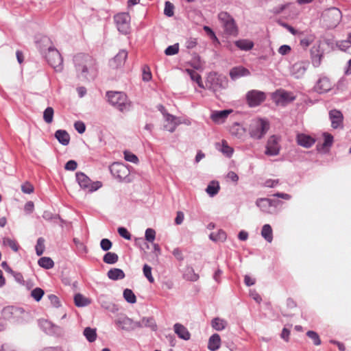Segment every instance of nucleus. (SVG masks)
<instances>
[{
  "instance_id": "f257e3e1",
  "label": "nucleus",
  "mask_w": 351,
  "mask_h": 351,
  "mask_svg": "<svg viewBox=\"0 0 351 351\" xmlns=\"http://www.w3.org/2000/svg\"><path fill=\"white\" fill-rule=\"evenodd\" d=\"M76 69L82 74L95 72L97 70L95 60L88 54L80 53L74 57Z\"/></svg>"
},
{
  "instance_id": "f03ea898",
  "label": "nucleus",
  "mask_w": 351,
  "mask_h": 351,
  "mask_svg": "<svg viewBox=\"0 0 351 351\" xmlns=\"http://www.w3.org/2000/svg\"><path fill=\"white\" fill-rule=\"evenodd\" d=\"M106 97L108 102L121 112L128 110L130 108L131 103L123 92L108 91Z\"/></svg>"
},
{
  "instance_id": "7ed1b4c3",
  "label": "nucleus",
  "mask_w": 351,
  "mask_h": 351,
  "mask_svg": "<svg viewBox=\"0 0 351 351\" xmlns=\"http://www.w3.org/2000/svg\"><path fill=\"white\" fill-rule=\"evenodd\" d=\"M2 316L9 320L22 322L28 317V313L18 306H8L2 309Z\"/></svg>"
},
{
  "instance_id": "20e7f679",
  "label": "nucleus",
  "mask_w": 351,
  "mask_h": 351,
  "mask_svg": "<svg viewBox=\"0 0 351 351\" xmlns=\"http://www.w3.org/2000/svg\"><path fill=\"white\" fill-rule=\"evenodd\" d=\"M269 129V123L267 121L258 119L252 120L249 128L250 136L256 139L263 137Z\"/></svg>"
},
{
  "instance_id": "39448f33",
  "label": "nucleus",
  "mask_w": 351,
  "mask_h": 351,
  "mask_svg": "<svg viewBox=\"0 0 351 351\" xmlns=\"http://www.w3.org/2000/svg\"><path fill=\"white\" fill-rule=\"evenodd\" d=\"M45 60L48 64L58 72L62 71L63 69V59L58 51L54 47H49L47 53L45 54Z\"/></svg>"
},
{
  "instance_id": "423d86ee",
  "label": "nucleus",
  "mask_w": 351,
  "mask_h": 351,
  "mask_svg": "<svg viewBox=\"0 0 351 351\" xmlns=\"http://www.w3.org/2000/svg\"><path fill=\"white\" fill-rule=\"evenodd\" d=\"M322 18L326 26L334 28L341 21V12L338 8H331L323 13Z\"/></svg>"
},
{
  "instance_id": "0eeeda50",
  "label": "nucleus",
  "mask_w": 351,
  "mask_h": 351,
  "mask_svg": "<svg viewBox=\"0 0 351 351\" xmlns=\"http://www.w3.org/2000/svg\"><path fill=\"white\" fill-rule=\"evenodd\" d=\"M76 180L80 187L88 192H93L102 186L99 181L92 182L90 179L82 172L76 173Z\"/></svg>"
},
{
  "instance_id": "6e6552de",
  "label": "nucleus",
  "mask_w": 351,
  "mask_h": 351,
  "mask_svg": "<svg viewBox=\"0 0 351 351\" xmlns=\"http://www.w3.org/2000/svg\"><path fill=\"white\" fill-rule=\"evenodd\" d=\"M281 204L280 200L271 199L269 198H258L256 201V205L261 210L266 214H273L276 208Z\"/></svg>"
},
{
  "instance_id": "1a4fd4ad",
  "label": "nucleus",
  "mask_w": 351,
  "mask_h": 351,
  "mask_svg": "<svg viewBox=\"0 0 351 351\" xmlns=\"http://www.w3.org/2000/svg\"><path fill=\"white\" fill-rule=\"evenodd\" d=\"M218 18L221 22L226 34L229 35L237 34L238 30L234 20L228 13L226 12H220L218 15Z\"/></svg>"
},
{
  "instance_id": "9d476101",
  "label": "nucleus",
  "mask_w": 351,
  "mask_h": 351,
  "mask_svg": "<svg viewBox=\"0 0 351 351\" xmlns=\"http://www.w3.org/2000/svg\"><path fill=\"white\" fill-rule=\"evenodd\" d=\"M114 21L118 30L127 34L130 29V16L128 12H121L114 16Z\"/></svg>"
},
{
  "instance_id": "9b49d317",
  "label": "nucleus",
  "mask_w": 351,
  "mask_h": 351,
  "mask_svg": "<svg viewBox=\"0 0 351 351\" xmlns=\"http://www.w3.org/2000/svg\"><path fill=\"white\" fill-rule=\"evenodd\" d=\"M247 104L250 107L261 105L266 99V94L261 90H251L245 95Z\"/></svg>"
},
{
  "instance_id": "f8f14e48",
  "label": "nucleus",
  "mask_w": 351,
  "mask_h": 351,
  "mask_svg": "<svg viewBox=\"0 0 351 351\" xmlns=\"http://www.w3.org/2000/svg\"><path fill=\"white\" fill-rule=\"evenodd\" d=\"M110 170L112 176L119 180H124L130 175V171L127 166L121 162H114Z\"/></svg>"
},
{
  "instance_id": "ddd939ff",
  "label": "nucleus",
  "mask_w": 351,
  "mask_h": 351,
  "mask_svg": "<svg viewBox=\"0 0 351 351\" xmlns=\"http://www.w3.org/2000/svg\"><path fill=\"white\" fill-rule=\"evenodd\" d=\"M280 138L276 135L269 137L266 145L265 154L267 156H276L279 154L280 146Z\"/></svg>"
},
{
  "instance_id": "4468645a",
  "label": "nucleus",
  "mask_w": 351,
  "mask_h": 351,
  "mask_svg": "<svg viewBox=\"0 0 351 351\" xmlns=\"http://www.w3.org/2000/svg\"><path fill=\"white\" fill-rule=\"evenodd\" d=\"M274 98L276 103L281 106H285L295 99V97L292 93L283 90L276 91L274 95Z\"/></svg>"
},
{
  "instance_id": "2eb2a0df",
  "label": "nucleus",
  "mask_w": 351,
  "mask_h": 351,
  "mask_svg": "<svg viewBox=\"0 0 351 351\" xmlns=\"http://www.w3.org/2000/svg\"><path fill=\"white\" fill-rule=\"evenodd\" d=\"M332 82L327 77H322L317 82L314 89L319 93H324L332 89Z\"/></svg>"
},
{
  "instance_id": "dca6fc26",
  "label": "nucleus",
  "mask_w": 351,
  "mask_h": 351,
  "mask_svg": "<svg viewBox=\"0 0 351 351\" xmlns=\"http://www.w3.org/2000/svg\"><path fill=\"white\" fill-rule=\"evenodd\" d=\"M308 61H300L295 62L291 69L292 75L295 78H300L305 74L308 66Z\"/></svg>"
},
{
  "instance_id": "f3484780",
  "label": "nucleus",
  "mask_w": 351,
  "mask_h": 351,
  "mask_svg": "<svg viewBox=\"0 0 351 351\" xmlns=\"http://www.w3.org/2000/svg\"><path fill=\"white\" fill-rule=\"evenodd\" d=\"M329 117L331 121V126L334 129L342 127L343 117L342 113L339 110H330L329 112Z\"/></svg>"
},
{
  "instance_id": "a211bd4d",
  "label": "nucleus",
  "mask_w": 351,
  "mask_h": 351,
  "mask_svg": "<svg viewBox=\"0 0 351 351\" xmlns=\"http://www.w3.org/2000/svg\"><path fill=\"white\" fill-rule=\"evenodd\" d=\"M165 119L164 129L170 132H173L176 127L180 124L178 119L170 114H165Z\"/></svg>"
},
{
  "instance_id": "6ab92c4d",
  "label": "nucleus",
  "mask_w": 351,
  "mask_h": 351,
  "mask_svg": "<svg viewBox=\"0 0 351 351\" xmlns=\"http://www.w3.org/2000/svg\"><path fill=\"white\" fill-rule=\"evenodd\" d=\"M232 110H224L221 111H214L210 114L211 120L217 124L223 123L228 115L232 113Z\"/></svg>"
},
{
  "instance_id": "aec40b11",
  "label": "nucleus",
  "mask_w": 351,
  "mask_h": 351,
  "mask_svg": "<svg viewBox=\"0 0 351 351\" xmlns=\"http://www.w3.org/2000/svg\"><path fill=\"white\" fill-rule=\"evenodd\" d=\"M296 141L299 145L309 148L315 144V139L305 134H298L296 136Z\"/></svg>"
},
{
  "instance_id": "412c9836",
  "label": "nucleus",
  "mask_w": 351,
  "mask_h": 351,
  "mask_svg": "<svg viewBox=\"0 0 351 351\" xmlns=\"http://www.w3.org/2000/svg\"><path fill=\"white\" fill-rule=\"evenodd\" d=\"M128 52L125 50H121L116 56L110 61V66L113 69H117L123 66L127 59Z\"/></svg>"
},
{
  "instance_id": "4be33fe9",
  "label": "nucleus",
  "mask_w": 351,
  "mask_h": 351,
  "mask_svg": "<svg viewBox=\"0 0 351 351\" xmlns=\"http://www.w3.org/2000/svg\"><path fill=\"white\" fill-rule=\"evenodd\" d=\"M115 324L117 326L123 330H130L134 328L133 321L126 316H121L116 321Z\"/></svg>"
},
{
  "instance_id": "5701e85b",
  "label": "nucleus",
  "mask_w": 351,
  "mask_h": 351,
  "mask_svg": "<svg viewBox=\"0 0 351 351\" xmlns=\"http://www.w3.org/2000/svg\"><path fill=\"white\" fill-rule=\"evenodd\" d=\"M250 75V71L242 66L233 67L230 71V76L232 80H237L239 77Z\"/></svg>"
},
{
  "instance_id": "b1692460",
  "label": "nucleus",
  "mask_w": 351,
  "mask_h": 351,
  "mask_svg": "<svg viewBox=\"0 0 351 351\" xmlns=\"http://www.w3.org/2000/svg\"><path fill=\"white\" fill-rule=\"evenodd\" d=\"M175 332L178 336L184 340H189L191 335L187 328L180 324H176L173 326Z\"/></svg>"
},
{
  "instance_id": "393cba45",
  "label": "nucleus",
  "mask_w": 351,
  "mask_h": 351,
  "mask_svg": "<svg viewBox=\"0 0 351 351\" xmlns=\"http://www.w3.org/2000/svg\"><path fill=\"white\" fill-rule=\"evenodd\" d=\"M324 142L321 145H317L318 151L328 152L333 143V136L328 133H324Z\"/></svg>"
},
{
  "instance_id": "a878e982",
  "label": "nucleus",
  "mask_w": 351,
  "mask_h": 351,
  "mask_svg": "<svg viewBox=\"0 0 351 351\" xmlns=\"http://www.w3.org/2000/svg\"><path fill=\"white\" fill-rule=\"evenodd\" d=\"M55 137L63 145H67L70 142V136L66 130H57L55 133Z\"/></svg>"
},
{
  "instance_id": "bb28decb",
  "label": "nucleus",
  "mask_w": 351,
  "mask_h": 351,
  "mask_svg": "<svg viewBox=\"0 0 351 351\" xmlns=\"http://www.w3.org/2000/svg\"><path fill=\"white\" fill-rule=\"evenodd\" d=\"M221 338L218 334L213 335L208 340V348L211 351H216L220 348Z\"/></svg>"
},
{
  "instance_id": "cd10ccee",
  "label": "nucleus",
  "mask_w": 351,
  "mask_h": 351,
  "mask_svg": "<svg viewBox=\"0 0 351 351\" xmlns=\"http://www.w3.org/2000/svg\"><path fill=\"white\" fill-rule=\"evenodd\" d=\"M47 326H45V329L47 330L48 334L54 335L56 337H60L62 334V328L57 325H55L51 322H45Z\"/></svg>"
},
{
  "instance_id": "c85d7f7f",
  "label": "nucleus",
  "mask_w": 351,
  "mask_h": 351,
  "mask_svg": "<svg viewBox=\"0 0 351 351\" xmlns=\"http://www.w3.org/2000/svg\"><path fill=\"white\" fill-rule=\"evenodd\" d=\"M108 277L113 280H117L125 278L123 271L119 268H113L108 271Z\"/></svg>"
},
{
  "instance_id": "c756f323",
  "label": "nucleus",
  "mask_w": 351,
  "mask_h": 351,
  "mask_svg": "<svg viewBox=\"0 0 351 351\" xmlns=\"http://www.w3.org/2000/svg\"><path fill=\"white\" fill-rule=\"evenodd\" d=\"M261 236L269 243L273 240V230L269 224H265L261 230Z\"/></svg>"
},
{
  "instance_id": "7c9ffc66",
  "label": "nucleus",
  "mask_w": 351,
  "mask_h": 351,
  "mask_svg": "<svg viewBox=\"0 0 351 351\" xmlns=\"http://www.w3.org/2000/svg\"><path fill=\"white\" fill-rule=\"evenodd\" d=\"M235 45L241 50L249 51L254 47V43L250 40L242 39L235 42Z\"/></svg>"
},
{
  "instance_id": "2f4dec72",
  "label": "nucleus",
  "mask_w": 351,
  "mask_h": 351,
  "mask_svg": "<svg viewBox=\"0 0 351 351\" xmlns=\"http://www.w3.org/2000/svg\"><path fill=\"white\" fill-rule=\"evenodd\" d=\"M83 334L89 342H94L96 340L97 336L96 329L92 328L90 327L85 328Z\"/></svg>"
},
{
  "instance_id": "473e14b6",
  "label": "nucleus",
  "mask_w": 351,
  "mask_h": 351,
  "mask_svg": "<svg viewBox=\"0 0 351 351\" xmlns=\"http://www.w3.org/2000/svg\"><path fill=\"white\" fill-rule=\"evenodd\" d=\"M219 189V182L213 181L208 184L206 191L210 196L213 197L218 193Z\"/></svg>"
},
{
  "instance_id": "72a5a7b5",
  "label": "nucleus",
  "mask_w": 351,
  "mask_h": 351,
  "mask_svg": "<svg viewBox=\"0 0 351 351\" xmlns=\"http://www.w3.org/2000/svg\"><path fill=\"white\" fill-rule=\"evenodd\" d=\"M141 326L149 327L153 331L157 330L156 323L152 317L143 318L141 321Z\"/></svg>"
},
{
  "instance_id": "f704fd0d",
  "label": "nucleus",
  "mask_w": 351,
  "mask_h": 351,
  "mask_svg": "<svg viewBox=\"0 0 351 351\" xmlns=\"http://www.w3.org/2000/svg\"><path fill=\"white\" fill-rule=\"evenodd\" d=\"M186 72L189 74V75L190 76L191 79L193 81H195L197 82V84H198V86L199 87H202V88L204 87V86L202 84L201 76L197 71L192 70V69H186Z\"/></svg>"
},
{
  "instance_id": "c9c22d12",
  "label": "nucleus",
  "mask_w": 351,
  "mask_h": 351,
  "mask_svg": "<svg viewBox=\"0 0 351 351\" xmlns=\"http://www.w3.org/2000/svg\"><path fill=\"white\" fill-rule=\"evenodd\" d=\"M118 260V255L114 252H108L103 257L104 262L107 264H114Z\"/></svg>"
},
{
  "instance_id": "e433bc0d",
  "label": "nucleus",
  "mask_w": 351,
  "mask_h": 351,
  "mask_svg": "<svg viewBox=\"0 0 351 351\" xmlns=\"http://www.w3.org/2000/svg\"><path fill=\"white\" fill-rule=\"evenodd\" d=\"M123 297L130 304H134L136 302V297L131 289H125L123 291Z\"/></svg>"
},
{
  "instance_id": "4c0bfd02",
  "label": "nucleus",
  "mask_w": 351,
  "mask_h": 351,
  "mask_svg": "<svg viewBox=\"0 0 351 351\" xmlns=\"http://www.w3.org/2000/svg\"><path fill=\"white\" fill-rule=\"evenodd\" d=\"M74 302L77 306H84L89 304L88 299L80 293L75 295Z\"/></svg>"
},
{
  "instance_id": "58836bf2",
  "label": "nucleus",
  "mask_w": 351,
  "mask_h": 351,
  "mask_svg": "<svg viewBox=\"0 0 351 351\" xmlns=\"http://www.w3.org/2000/svg\"><path fill=\"white\" fill-rule=\"evenodd\" d=\"M226 322L225 320L220 318H215L212 321V326L217 330H221L225 328Z\"/></svg>"
},
{
  "instance_id": "ea45409f",
  "label": "nucleus",
  "mask_w": 351,
  "mask_h": 351,
  "mask_svg": "<svg viewBox=\"0 0 351 351\" xmlns=\"http://www.w3.org/2000/svg\"><path fill=\"white\" fill-rule=\"evenodd\" d=\"M306 335L312 339L315 346H319L322 343L319 335L313 330H308Z\"/></svg>"
},
{
  "instance_id": "a19ab883",
  "label": "nucleus",
  "mask_w": 351,
  "mask_h": 351,
  "mask_svg": "<svg viewBox=\"0 0 351 351\" xmlns=\"http://www.w3.org/2000/svg\"><path fill=\"white\" fill-rule=\"evenodd\" d=\"M232 135L241 137L244 134V129L238 123H235L230 129Z\"/></svg>"
},
{
  "instance_id": "79ce46f5",
  "label": "nucleus",
  "mask_w": 351,
  "mask_h": 351,
  "mask_svg": "<svg viewBox=\"0 0 351 351\" xmlns=\"http://www.w3.org/2000/svg\"><path fill=\"white\" fill-rule=\"evenodd\" d=\"M143 271L144 276L147 278L149 282L153 283L154 282V278L152 275V267L145 264L143 266Z\"/></svg>"
},
{
  "instance_id": "37998d69",
  "label": "nucleus",
  "mask_w": 351,
  "mask_h": 351,
  "mask_svg": "<svg viewBox=\"0 0 351 351\" xmlns=\"http://www.w3.org/2000/svg\"><path fill=\"white\" fill-rule=\"evenodd\" d=\"M145 238L146 241L153 243L156 238V231L152 228H147L145 230Z\"/></svg>"
},
{
  "instance_id": "c03bdc74",
  "label": "nucleus",
  "mask_w": 351,
  "mask_h": 351,
  "mask_svg": "<svg viewBox=\"0 0 351 351\" xmlns=\"http://www.w3.org/2000/svg\"><path fill=\"white\" fill-rule=\"evenodd\" d=\"M123 154H124V158L125 160H127L128 162H133L134 164H137L138 162V157L135 154H132V152H130L129 151H125L123 152Z\"/></svg>"
},
{
  "instance_id": "a18cd8bd",
  "label": "nucleus",
  "mask_w": 351,
  "mask_h": 351,
  "mask_svg": "<svg viewBox=\"0 0 351 351\" xmlns=\"http://www.w3.org/2000/svg\"><path fill=\"white\" fill-rule=\"evenodd\" d=\"M179 52V45L178 43L174 44L173 45L169 46L165 51V53L167 56H173Z\"/></svg>"
},
{
  "instance_id": "49530a36",
  "label": "nucleus",
  "mask_w": 351,
  "mask_h": 351,
  "mask_svg": "<svg viewBox=\"0 0 351 351\" xmlns=\"http://www.w3.org/2000/svg\"><path fill=\"white\" fill-rule=\"evenodd\" d=\"M226 238V234L222 230H219L217 234L211 233L210 234V239L213 241H224Z\"/></svg>"
},
{
  "instance_id": "de8ad7c7",
  "label": "nucleus",
  "mask_w": 351,
  "mask_h": 351,
  "mask_svg": "<svg viewBox=\"0 0 351 351\" xmlns=\"http://www.w3.org/2000/svg\"><path fill=\"white\" fill-rule=\"evenodd\" d=\"M44 295V291L40 288H36L31 292V296L37 302L40 301Z\"/></svg>"
},
{
  "instance_id": "09e8293b",
  "label": "nucleus",
  "mask_w": 351,
  "mask_h": 351,
  "mask_svg": "<svg viewBox=\"0 0 351 351\" xmlns=\"http://www.w3.org/2000/svg\"><path fill=\"white\" fill-rule=\"evenodd\" d=\"M221 150L223 154L228 157L231 156L233 153V149L228 146L227 142L225 141H222V147Z\"/></svg>"
},
{
  "instance_id": "8fccbe9b",
  "label": "nucleus",
  "mask_w": 351,
  "mask_h": 351,
  "mask_svg": "<svg viewBox=\"0 0 351 351\" xmlns=\"http://www.w3.org/2000/svg\"><path fill=\"white\" fill-rule=\"evenodd\" d=\"M174 5L169 1H166L164 13L167 16H172L174 14L173 12Z\"/></svg>"
},
{
  "instance_id": "3c124183",
  "label": "nucleus",
  "mask_w": 351,
  "mask_h": 351,
  "mask_svg": "<svg viewBox=\"0 0 351 351\" xmlns=\"http://www.w3.org/2000/svg\"><path fill=\"white\" fill-rule=\"evenodd\" d=\"M152 73L150 69L147 66H144L143 67V75L142 78L145 82H149L152 79Z\"/></svg>"
},
{
  "instance_id": "603ef678",
  "label": "nucleus",
  "mask_w": 351,
  "mask_h": 351,
  "mask_svg": "<svg viewBox=\"0 0 351 351\" xmlns=\"http://www.w3.org/2000/svg\"><path fill=\"white\" fill-rule=\"evenodd\" d=\"M3 243H4V245L9 246L14 252H17L19 250L18 244L14 240H12L9 238H6V239H4Z\"/></svg>"
},
{
  "instance_id": "864d4df0",
  "label": "nucleus",
  "mask_w": 351,
  "mask_h": 351,
  "mask_svg": "<svg viewBox=\"0 0 351 351\" xmlns=\"http://www.w3.org/2000/svg\"><path fill=\"white\" fill-rule=\"evenodd\" d=\"M53 109L51 107L45 108V122L51 123L53 121Z\"/></svg>"
},
{
  "instance_id": "5fc2aeb1",
  "label": "nucleus",
  "mask_w": 351,
  "mask_h": 351,
  "mask_svg": "<svg viewBox=\"0 0 351 351\" xmlns=\"http://www.w3.org/2000/svg\"><path fill=\"white\" fill-rule=\"evenodd\" d=\"M44 251V244H43V239L42 237L39 238L37 241V244L36 245V252L38 256H40L43 254Z\"/></svg>"
},
{
  "instance_id": "6e6d98bb",
  "label": "nucleus",
  "mask_w": 351,
  "mask_h": 351,
  "mask_svg": "<svg viewBox=\"0 0 351 351\" xmlns=\"http://www.w3.org/2000/svg\"><path fill=\"white\" fill-rule=\"evenodd\" d=\"M322 53H316V56L311 57L312 64L315 67H318L321 64Z\"/></svg>"
},
{
  "instance_id": "4d7b16f0",
  "label": "nucleus",
  "mask_w": 351,
  "mask_h": 351,
  "mask_svg": "<svg viewBox=\"0 0 351 351\" xmlns=\"http://www.w3.org/2000/svg\"><path fill=\"white\" fill-rule=\"evenodd\" d=\"M112 242L108 239H103L100 242V246L104 251L109 250L112 247Z\"/></svg>"
},
{
  "instance_id": "13d9d810",
  "label": "nucleus",
  "mask_w": 351,
  "mask_h": 351,
  "mask_svg": "<svg viewBox=\"0 0 351 351\" xmlns=\"http://www.w3.org/2000/svg\"><path fill=\"white\" fill-rule=\"evenodd\" d=\"M48 299L49 300L51 305L54 307H59L60 306V301L58 296L55 295H48Z\"/></svg>"
},
{
  "instance_id": "bf43d9fd",
  "label": "nucleus",
  "mask_w": 351,
  "mask_h": 351,
  "mask_svg": "<svg viewBox=\"0 0 351 351\" xmlns=\"http://www.w3.org/2000/svg\"><path fill=\"white\" fill-rule=\"evenodd\" d=\"M118 232L119 235L123 237L125 239L130 240L131 239V235L128 230L123 227H120L118 228Z\"/></svg>"
},
{
  "instance_id": "052dcab7",
  "label": "nucleus",
  "mask_w": 351,
  "mask_h": 351,
  "mask_svg": "<svg viewBox=\"0 0 351 351\" xmlns=\"http://www.w3.org/2000/svg\"><path fill=\"white\" fill-rule=\"evenodd\" d=\"M197 45V41L196 38H189L187 39L185 43V46L187 49H193Z\"/></svg>"
},
{
  "instance_id": "680f3d73",
  "label": "nucleus",
  "mask_w": 351,
  "mask_h": 351,
  "mask_svg": "<svg viewBox=\"0 0 351 351\" xmlns=\"http://www.w3.org/2000/svg\"><path fill=\"white\" fill-rule=\"evenodd\" d=\"M21 190L24 193L30 194L34 191V187L28 182L25 183L21 186Z\"/></svg>"
},
{
  "instance_id": "e2e57ef3",
  "label": "nucleus",
  "mask_w": 351,
  "mask_h": 351,
  "mask_svg": "<svg viewBox=\"0 0 351 351\" xmlns=\"http://www.w3.org/2000/svg\"><path fill=\"white\" fill-rule=\"evenodd\" d=\"M75 129L80 133L82 134L85 132L86 126L82 121H77L74 124Z\"/></svg>"
},
{
  "instance_id": "0e129e2a",
  "label": "nucleus",
  "mask_w": 351,
  "mask_h": 351,
  "mask_svg": "<svg viewBox=\"0 0 351 351\" xmlns=\"http://www.w3.org/2000/svg\"><path fill=\"white\" fill-rule=\"evenodd\" d=\"M77 167V162L75 160H71L66 163L64 168L66 170L74 171L76 169Z\"/></svg>"
},
{
  "instance_id": "69168bd1",
  "label": "nucleus",
  "mask_w": 351,
  "mask_h": 351,
  "mask_svg": "<svg viewBox=\"0 0 351 351\" xmlns=\"http://www.w3.org/2000/svg\"><path fill=\"white\" fill-rule=\"evenodd\" d=\"M291 49L290 47V46L287 45H282L281 47H280V48L278 49V53L282 56L284 55H287L288 53H290Z\"/></svg>"
},
{
  "instance_id": "338daca9",
  "label": "nucleus",
  "mask_w": 351,
  "mask_h": 351,
  "mask_svg": "<svg viewBox=\"0 0 351 351\" xmlns=\"http://www.w3.org/2000/svg\"><path fill=\"white\" fill-rule=\"evenodd\" d=\"M278 183V180H267L265 182V186L267 187L272 188L277 186Z\"/></svg>"
},
{
  "instance_id": "774afa93",
  "label": "nucleus",
  "mask_w": 351,
  "mask_h": 351,
  "mask_svg": "<svg viewBox=\"0 0 351 351\" xmlns=\"http://www.w3.org/2000/svg\"><path fill=\"white\" fill-rule=\"evenodd\" d=\"M34 203L32 202H27L24 206V210L27 213H31L34 210Z\"/></svg>"
}]
</instances>
